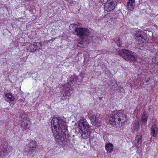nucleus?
Returning a JSON list of instances; mask_svg holds the SVG:
<instances>
[{"instance_id":"f257e3e1","label":"nucleus","mask_w":158,"mask_h":158,"mask_svg":"<svg viewBox=\"0 0 158 158\" xmlns=\"http://www.w3.org/2000/svg\"><path fill=\"white\" fill-rule=\"evenodd\" d=\"M66 124L64 119L59 117L53 118L51 121L52 130L56 141L62 142L64 146L70 143L69 137L64 133L67 130Z\"/></svg>"},{"instance_id":"f03ea898","label":"nucleus","mask_w":158,"mask_h":158,"mask_svg":"<svg viewBox=\"0 0 158 158\" xmlns=\"http://www.w3.org/2000/svg\"><path fill=\"white\" fill-rule=\"evenodd\" d=\"M78 127L81 134V137L84 139L89 138L91 133L90 127L85 119L80 120L78 123Z\"/></svg>"},{"instance_id":"7ed1b4c3","label":"nucleus","mask_w":158,"mask_h":158,"mask_svg":"<svg viewBox=\"0 0 158 158\" xmlns=\"http://www.w3.org/2000/svg\"><path fill=\"white\" fill-rule=\"evenodd\" d=\"M126 120L127 118L125 114L119 111L111 114L110 118V123L117 125V126L119 127H121L123 124Z\"/></svg>"},{"instance_id":"20e7f679","label":"nucleus","mask_w":158,"mask_h":158,"mask_svg":"<svg viewBox=\"0 0 158 158\" xmlns=\"http://www.w3.org/2000/svg\"><path fill=\"white\" fill-rule=\"evenodd\" d=\"M74 34L79 36L82 40H85L86 38L88 40L86 41L90 43H97V41L95 39L94 37H87L89 34V31L88 29L85 28H77L75 29Z\"/></svg>"},{"instance_id":"39448f33","label":"nucleus","mask_w":158,"mask_h":158,"mask_svg":"<svg viewBox=\"0 0 158 158\" xmlns=\"http://www.w3.org/2000/svg\"><path fill=\"white\" fill-rule=\"evenodd\" d=\"M118 54L125 60L135 62L137 61L136 56L132 52L126 49H122L118 51Z\"/></svg>"},{"instance_id":"423d86ee","label":"nucleus","mask_w":158,"mask_h":158,"mask_svg":"<svg viewBox=\"0 0 158 158\" xmlns=\"http://www.w3.org/2000/svg\"><path fill=\"white\" fill-rule=\"evenodd\" d=\"M75 77L74 76H72L69 79V81L68 82V86L63 85L64 90L62 92L63 95L64 97H66V98H67V97H69L70 96V94L69 92L70 88L71 87V85L73 84L74 82Z\"/></svg>"},{"instance_id":"0eeeda50","label":"nucleus","mask_w":158,"mask_h":158,"mask_svg":"<svg viewBox=\"0 0 158 158\" xmlns=\"http://www.w3.org/2000/svg\"><path fill=\"white\" fill-rule=\"evenodd\" d=\"M136 40L140 43H145L147 42L146 34L142 31H137L135 34Z\"/></svg>"},{"instance_id":"6e6552de","label":"nucleus","mask_w":158,"mask_h":158,"mask_svg":"<svg viewBox=\"0 0 158 158\" xmlns=\"http://www.w3.org/2000/svg\"><path fill=\"white\" fill-rule=\"evenodd\" d=\"M117 5L116 2L114 0H107L104 4L105 11L110 12L113 11Z\"/></svg>"},{"instance_id":"1a4fd4ad","label":"nucleus","mask_w":158,"mask_h":158,"mask_svg":"<svg viewBox=\"0 0 158 158\" xmlns=\"http://www.w3.org/2000/svg\"><path fill=\"white\" fill-rule=\"evenodd\" d=\"M2 148L0 154L1 157L8 155L12 150V147L9 145L3 144L2 145Z\"/></svg>"},{"instance_id":"9d476101","label":"nucleus","mask_w":158,"mask_h":158,"mask_svg":"<svg viewBox=\"0 0 158 158\" xmlns=\"http://www.w3.org/2000/svg\"><path fill=\"white\" fill-rule=\"evenodd\" d=\"M89 118L92 125L97 127L101 125V118L98 117H97L95 115H94L90 116Z\"/></svg>"},{"instance_id":"9b49d317","label":"nucleus","mask_w":158,"mask_h":158,"mask_svg":"<svg viewBox=\"0 0 158 158\" xmlns=\"http://www.w3.org/2000/svg\"><path fill=\"white\" fill-rule=\"evenodd\" d=\"M21 126L23 129H29V119L26 116L23 115L21 117Z\"/></svg>"},{"instance_id":"f8f14e48","label":"nucleus","mask_w":158,"mask_h":158,"mask_svg":"<svg viewBox=\"0 0 158 158\" xmlns=\"http://www.w3.org/2000/svg\"><path fill=\"white\" fill-rule=\"evenodd\" d=\"M36 147L35 142V141H32L29 143L27 146L26 147L25 151L30 153L31 155L35 151V148Z\"/></svg>"},{"instance_id":"ddd939ff","label":"nucleus","mask_w":158,"mask_h":158,"mask_svg":"<svg viewBox=\"0 0 158 158\" xmlns=\"http://www.w3.org/2000/svg\"><path fill=\"white\" fill-rule=\"evenodd\" d=\"M135 5V0H129L127 3V7L128 10L132 11L134 9Z\"/></svg>"},{"instance_id":"4468645a","label":"nucleus","mask_w":158,"mask_h":158,"mask_svg":"<svg viewBox=\"0 0 158 158\" xmlns=\"http://www.w3.org/2000/svg\"><path fill=\"white\" fill-rule=\"evenodd\" d=\"M142 135L139 133H138L134 141V145L137 146L141 144L142 141Z\"/></svg>"},{"instance_id":"2eb2a0df","label":"nucleus","mask_w":158,"mask_h":158,"mask_svg":"<svg viewBox=\"0 0 158 158\" xmlns=\"http://www.w3.org/2000/svg\"><path fill=\"white\" fill-rule=\"evenodd\" d=\"M158 131L157 127L155 125H153L152 126L151 130L152 135L154 137H156L157 136V133Z\"/></svg>"},{"instance_id":"dca6fc26","label":"nucleus","mask_w":158,"mask_h":158,"mask_svg":"<svg viewBox=\"0 0 158 158\" xmlns=\"http://www.w3.org/2000/svg\"><path fill=\"white\" fill-rule=\"evenodd\" d=\"M148 113L146 112H144L142 115L141 118V123L142 124H145L146 123L148 118Z\"/></svg>"},{"instance_id":"f3484780","label":"nucleus","mask_w":158,"mask_h":158,"mask_svg":"<svg viewBox=\"0 0 158 158\" xmlns=\"http://www.w3.org/2000/svg\"><path fill=\"white\" fill-rule=\"evenodd\" d=\"M4 98L5 100L9 102L13 101L14 99V97L9 93L6 94Z\"/></svg>"},{"instance_id":"a211bd4d","label":"nucleus","mask_w":158,"mask_h":158,"mask_svg":"<svg viewBox=\"0 0 158 158\" xmlns=\"http://www.w3.org/2000/svg\"><path fill=\"white\" fill-rule=\"evenodd\" d=\"M105 148L108 152L110 153L113 150V146L112 144L109 143L106 145Z\"/></svg>"},{"instance_id":"6ab92c4d","label":"nucleus","mask_w":158,"mask_h":158,"mask_svg":"<svg viewBox=\"0 0 158 158\" xmlns=\"http://www.w3.org/2000/svg\"><path fill=\"white\" fill-rule=\"evenodd\" d=\"M34 45L35 46L36 51H38L41 48L42 44L40 42H35L34 43Z\"/></svg>"},{"instance_id":"aec40b11","label":"nucleus","mask_w":158,"mask_h":158,"mask_svg":"<svg viewBox=\"0 0 158 158\" xmlns=\"http://www.w3.org/2000/svg\"><path fill=\"white\" fill-rule=\"evenodd\" d=\"M139 124L138 122H135L133 125V129L135 131L139 130Z\"/></svg>"},{"instance_id":"412c9836","label":"nucleus","mask_w":158,"mask_h":158,"mask_svg":"<svg viewBox=\"0 0 158 158\" xmlns=\"http://www.w3.org/2000/svg\"><path fill=\"white\" fill-rule=\"evenodd\" d=\"M114 41L118 45V47H120L121 45V41H120L119 38L118 37H117L115 39Z\"/></svg>"},{"instance_id":"4be33fe9","label":"nucleus","mask_w":158,"mask_h":158,"mask_svg":"<svg viewBox=\"0 0 158 158\" xmlns=\"http://www.w3.org/2000/svg\"><path fill=\"white\" fill-rule=\"evenodd\" d=\"M29 48H30V51L31 52H34L36 51L35 48V46L34 45V44L33 45H29Z\"/></svg>"},{"instance_id":"5701e85b","label":"nucleus","mask_w":158,"mask_h":158,"mask_svg":"<svg viewBox=\"0 0 158 158\" xmlns=\"http://www.w3.org/2000/svg\"><path fill=\"white\" fill-rule=\"evenodd\" d=\"M110 82H111V84L110 83V87H111V88H113L112 86L115 87L117 85V84H116V82L114 80H113V81H111Z\"/></svg>"},{"instance_id":"b1692460","label":"nucleus","mask_w":158,"mask_h":158,"mask_svg":"<svg viewBox=\"0 0 158 158\" xmlns=\"http://www.w3.org/2000/svg\"><path fill=\"white\" fill-rule=\"evenodd\" d=\"M77 47H79L80 48H83L84 47V45L83 42L82 41L79 42L77 44Z\"/></svg>"},{"instance_id":"393cba45","label":"nucleus","mask_w":158,"mask_h":158,"mask_svg":"<svg viewBox=\"0 0 158 158\" xmlns=\"http://www.w3.org/2000/svg\"><path fill=\"white\" fill-rule=\"evenodd\" d=\"M155 59H156V61H155L156 64H158V51L156 53V55L155 56Z\"/></svg>"},{"instance_id":"a878e982","label":"nucleus","mask_w":158,"mask_h":158,"mask_svg":"<svg viewBox=\"0 0 158 158\" xmlns=\"http://www.w3.org/2000/svg\"><path fill=\"white\" fill-rule=\"evenodd\" d=\"M54 40H55V39H54V38H53V39L50 40H49L48 41V42H50V41H53Z\"/></svg>"},{"instance_id":"bb28decb","label":"nucleus","mask_w":158,"mask_h":158,"mask_svg":"<svg viewBox=\"0 0 158 158\" xmlns=\"http://www.w3.org/2000/svg\"><path fill=\"white\" fill-rule=\"evenodd\" d=\"M148 81H149V80H147V81H146V82H148Z\"/></svg>"},{"instance_id":"cd10ccee","label":"nucleus","mask_w":158,"mask_h":158,"mask_svg":"<svg viewBox=\"0 0 158 158\" xmlns=\"http://www.w3.org/2000/svg\"><path fill=\"white\" fill-rule=\"evenodd\" d=\"M153 61H154V60H155L154 58H153Z\"/></svg>"}]
</instances>
